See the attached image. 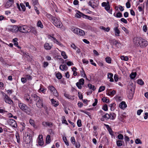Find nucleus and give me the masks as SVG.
Here are the masks:
<instances>
[{
    "label": "nucleus",
    "instance_id": "774afa93",
    "mask_svg": "<svg viewBox=\"0 0 148 148\" xmlns=\"http://www.w3.org/2000/svg\"><path fill=\"white\" fill-rule=\"evenodd\" d=\"M76 85L78 87V88L80 89H81L82 88V87L81 86V84L79 82H77L76 83Z\"/></svg>",
    "mask_w": 148,
    "mask_h": 148
},
{
    "label": "nucleus",
    "instance_id": "864d4df0",
    "mask_svg": "<svg viewBox=\"0 0 148 148\" xmlns=\"http://www.w3.org/2000/svg\"><path fill=\"white\" fill-rule=\"evenodd\" d=\"M101 29L107 32H109L110 30V28L109 27H108L107 28H105L103 27H102Z\"/></svg>",
    "mask_w": 148,
    "mask_h": 148
},
{
    "label": "nucleus",
    "instance_id": "a878e982",
    "mask_svg": "<svg viewBox=\"0 0 148 148\" xmlns=\"http://www.w3.org/2000/svg\"><path fill=\"white\" fill-rule=\"evenodd\" d=\"M78 33L77 35L79 36H83L85 34V32L83 30L79 28Z\"/></svg>",
    "mask_w": 148,
    "mask_h": 148
},
{
    "label": "nucleus",
    "instance_id": "cd10ccee",
    "mask_svg": "<svg viewBox=\"0 0 148 148\" xmlns=\"http://www.w3.org/2000/svg\"><path fill=\"white\" fill-rule=\"evenodd\" d=\"M113 74L111 73H109L108 74V77L110 79V81L113 82L114 81L113 78H112Z\"/></svg>",
    "mask_w": 148,
    "mask_h": 148
},
{
    "label": "nucleus",
    "instance_id": "6e6552de",
    "mask_svg": "<svg viewBox=\"0 0 148 148\" xmlns=\"http://www.w3.org/2000/svg\"><path fill=\"white\" fill-rule=\"evenodd\" d=\"M8 30L13 32L16 33L19 31V27H18L17 26L15 25L11 26L8 29Z\"/></svg>",
    "mask_w": 148,
    "mask_h": 148
},
{
    "label": "nucleus",
    "instance_id": "f3484780",
    "mask_svg": "<svg viewBox=\"0 0 148 148\" xmlns=\"http://www.w3.org/2000/svg\"><path fill=\"white\" fill-rule=\"evenodd\" d=\"M38 138L39 144L40 145H42L44 143L42 136L39 135L38 136Z\"/></svg>",
    "mask_w": 148,
    "mask_h": 148
},
{
    "label": "nucleus",
    "instance_id": "5701e85b",
    "mask_svg": "<svg viewBox=\"0 0 148 148\" xmlns=\"http://www.w3.org/2000/svg\"><path fill=\"white\" fill-rule=\"evenodd\" d=\"M18 38H15L13 39V41L14 43V45L16 47H18V48H21V47L18 46V43L17 42Z\"/></svg>",
    "mask_w": 148,
    "mask_h": 148
},
{
    "label": "nucleus",
    "instance_id": "2eb2a0df",
    "mask_svg": "<svg viewBox=\"0 0 148 148\" xmlns=\"http://www.w3.org/2000/svg\"><path fill=\"white\" fill-rule=\"evenodd\" d=\"M13 0H9L5 4V7L7 8L10 7L13 3Z\"/></svg>",
    "mask_w": 148,
    "mask_h": 148
},
{
    "label": "nucleus",
    "instance_id": "aec40b11",
    "mask_svg": "<svg viewBox=\"0 0 148 148\" xmlns=\"http://www.w3.org/2000/svg\"><path fill=\"white\" fill-rule=\"evenodd\" d=\"M29 32L33 33L35 35H36L37 34V32L35 28L32 27L31 28H30V29L29 30Z\"/></svg>",
    "mask_w": 148,
    "mask_h": 148
},
{
    "label": "nucleus",
    "instance_id": "c756f323",
    "mask_svg": "<svg viewBox=\"0 0 148 148\" xmlns=\"http://www.w3.org/2000/svg\"><path fill=\"white\" fill-rule=\"evenodd\" d=\"M37 26L41 28H43V25L40 21H39L37 22Z\"/></svg>",
    "mask_w": 148,
    "mask_h": 148
},
{
    "label": "nucleus",
    "instance_id": "f03ea898",
    "mask_svg": "<svg viewBox=\"0 0 148 148\" xmlns=\"http://www.w3.org/2000/svg\"><path fill=\"white\" fill-rule=\"evenodd\" d=\"M18 107L20 109L24 112L28 114H29L31 112V109L26 104L23 103H18Z\"/></svg>",
    "mask_w": 148,
    "mask_h": 148
},
{
    "label": "nucleus",
    "instance_id": "0e129e2a",
    "mask_svg": "<svg viewBox=\"0 0 148 148\" xmlns=\"http://www.w3.org/2000/svg\"><path fill=\"white\" fill-rule=\"evenodd\" d=\"M118 138L119 139L123 140V136L122 134H119L118 136Z\"/></svg>",
    "mask_w": 148,
    "mask_h": 148
},
{
    "label": "nucleus",
    "instance_id": "de8ad7c7",
    "mask_svg": "<svg viewBox=\"0 0 148 148\" xmlns=\"http://www.w3.org/2000/svg\"><path fill=\"white\" fill-rule=\"evenodd\" d=\"M63 139L65 143V144L67 145H69V143L68 141H67L66 138L65 137H63Z\"/></svg>",
    "mask_w": 148,
    "mask_h": 148
},
{
    "label": "nucleus",
    "instance_id": "9b49d317",
    "mask_svg": "<svg viewBox=\"0 0 148 148\" xmlns=\"http://www.w3.org/2000/svg\"><path fill=\"white\" fill-rule=\"evenodd\" d=\"M148 45L147 41L145 39L141 38L140 43V47H146Z\"/></svg>",
    "mask_w": 148,
    "mask_h": 148
},
{
    "label": "nucleus",
    "instance_id": "e2e57ef3",
    "mask_svg": "<svg viewBox=\"0 0 148 148\" xmlns=\"http://www.w3.org/2000/svg\"><path fill=\"white\" fill-rule=\"evenodd\" d=\"M79 82L81 85H83L84 83V80L83 78H81L79 80Z\"/></svg>",
    "mask_w": 148,
    "mask_h": 148
},
{
    "label": "nucleus",
    "instance_id": "4468645a",
    "mask_svg": "<svg viewBox=\"0 0 148 148\" xmlns=\"http://www.w3.org/2000/svg\"><path fill=\"white\" fill-rule=\"evenodd\" d=\"M51 104L55 107H56L59 105L58 101H56L54 99H52L51 100Z\"/></svg>",
    "mask_w": 148,
    "mask_h": 148
},
{
    "label": "nucleus",
    "instance_id": "49530a36",
    "mask_svg": "<svg viewBox=\"0 0 148 148\" xmlns=\"http://www.w3.org/2000/svg\"><path fill=\"white\" fill-rule=\"evenodd\" d=\"M122 141L120 140H118L116 141V144L118 146H121L122 145Z\"/></svg>",
    "mask_w": 148,
    "mask_h": 148
},
{
    "label": "nucleus",
    "instance_id": "c85d7f7f",
    "mask_svg": "<svg viewBox=\"0 0 148 148\" xmlns=\"http://www.w3.org/2000/svg\"><path fill=\"white\" fill-rule=\"evenodd\" d=\"M64 96L66 98L69 99H70L71 100H73L74 99L73 96L70 95L66 93H64Z\"/></svg>",
    "mask_w": 148,
    "mask_h": 148
},
{
    "label": "nucleus",
    "instance_id": "412c9836",
    "mask_svg": "<svg viewBox=\"0 0 148 148\" xmlns=\"http://www.w3.org/2000/svg\"><path fill=\"white\" fill-rule=\"evenodd\" d=\"M44 47L46 50H49L51 49L52 46H50L49 43H45L44 45Z\"/></svg>",
    "mask_w": 148,
    "mask_h": 148
},
{
    "label": "nucleus",
    "instance_id": "a18cd8bd",
    "mask_svg": "<svg viewBox=\"0 0 148 148\" xmlns=\"http://www.w3.org/2000/svg\"><path fill=\"white\" fill-rule=\"evenodd\" d=\"M80 72L82 76H83L84 77H85L86 79H87L86 75L83 70V71H80Z\"/></svg>",
    "mask_w": 148,
    "mask_h": 148
},
{
    "label": "nucleus",
    "instance_id": "20e7f679",
    "mask_svg": "<svg viewBox=\"0 0 148 148\" xmlns=\"http://www.w3.org/2000/svg\"><path fill=\"white\" fill-rule=\"evenodd\" d=\"M102 6L104 7L105 9L109 13L112 14V9H110V3L108 1L107 2H103L102 3Z\"/></svg>",
    "mask_w": 148,
    "mask_h": 148
},
{
    "label": "nucleus",
    "instance_id": "4d7b16f0",
    "mask_svg": "<svg viewBox=\"0 0 148 148\" xmlns=\"http://www.w3.org/2000/svg\"><path fill=\"white\" fill-rule=\"evenodd\" d=\"M77 124L78 127H80L82 126L81 121L80 119L77 120Z\"/></svg>",
    "mask_w": 148,
    "mask_h": 148
},
{
    "label": "nucleus",
    "instance_id": "4c0bfd02",
    "mask_svg": "<svg viewBox=\"0 0 148 148\" xmlns=\"http://www.w3.org/2000/svg\"><path fill=\"white\" fill-rule=\"evenodd\" d=\"M48 89L50 90L51 92H53L56 89L53 86H48Z\"/></svg>",
    "mask_w": 148,
    "mask_h": 148
},
{
    "label": "nucleus",
    "instance_id": "39448f33",
    "mask_svg": "<svg viewBox=\"0 0 148 148\" xmlns=\"http://www.w3.org/2000/svg\"><path fill=\"white\" fill-rule=\"evenodd\" d=\"M30 29V27L26 25H24L19 27V31L21 33H27L29 32V30Z\"/></svg>",
    "mask_w": 148,
    "mask_h": 148
},
{
    "label": "nucleus",
    "instance_id": "a19ab883",
    "mask_svg": "<svg viewBox=\"0 0 148 148\" xmlns=\"http://www.w3.org/2000/svg\"><path fill=\"white\" fill-rule=\"evenodd\" d=\"M56 77L58 79H61L62 77V75L61 73H58L56 74Z\"/></svg>",
    "mask_w": 148,
    "mask_h": 148
},
{
    "label": "nucleus",
    "instance_id": "8fccbe9b",
    "mask_svg": "<svg viewBox=\"0 0 148 148\" xmlns=\"http://www.w3.org/2000/svg\"><path fill=\"white\" fill-rule=\"evenodd\" d=\"M102 100L103 102L108 103L109 102V101L108 99H106V97H103L102 99Z\"/></svg>",
    "mask_w": 148,
    "mask_h": 148
},
{
    "label": "nucleus",
    "instance_id": "f257e3e1",
    "mask_svg": "<svg viewBox=\"0 0 148 148\" xmlns=\"http://www.w3.org/2000/svg\"><path fill=\"white\" fill-rule=\"evenodd\" d=\"M32 98L34 101H35L36 106L38 108H41L43 107V99L42 98L36 94H33Z\"/></svg>",
    "mask_w": 148,
    "mask_h": 148
},
{
    "label": "nucleus",
    "instance_id": "1a4fd4ad",
    "mask_svg": "<svg viewBox=\"0 0 148 148\" xmlns=\"http://www.w3.org/2000/svg\"><path fill=\"white\" fill-rule=\"evenodd\" d=\"M8 123L10 126L14 128H16L17 127V125L16 121L13 119H9L8 121Z\"/></svg>",
    "mask_w": 148,
    "mask_h": 148
},
{
    "label": "nucleus",
    "instance_id": "6ab92c4d",
    "mask_svg": "<svg viewBox=\"0 0 148 148\" xmlns=\"http://www.w3.org/2000/svg\"><path fill=\"white\" fill-rule=\"evenodd\" d=\"M31 141V140L30 136L27 135V136L26 137L25 140V144H28L30 143Z\"/></svg>",
    "mask_w": 148,
    "mask_h": 148
},
{
    "label": "nucleus",
    "instance_id": "37998d69",
    "mask_svg": "<svg viewBox=\"0 0 148 148\" xmlns=\"http://www.w3.org/2000/svg\"><path fill=\"white\" fill-rule=\"evenodd\" d=\"M42 125L44 126H49L51 124L50 123L48 122H43L42 123Z\"/></svg>",
    "mask_w": 148,
    "mask_h": 148
},
{
    "label": "nucleus",
    "instance_id": "c03bdc74",
    "mask_svg": "<svg viewBox=\"0 0 148 148\" xmlns=\"http://www.w3.org/2000/svg\"><path fill=\"white\" fill-rule=\"evenodd\" d=\"M61 55L64 59H66L67 58V56L66 55L65 52L64 51L62 52Z\"/></svg>",
    "mask_w": 148,
    "mask_h": 148
},
{
    "label": "nucleus",
    "instance_id": "473e14b6",
    "mask_svg": "<svg viewBox=\"0 0 148 148\" xmlns=\"http://www.w3.org/2000/svg\"><path fill=\"white\" fill-rule=\"evenodd\" d=\"M121 60L125 61H127L129 60V58L127 56H121Z\"/></svg>",
    "mask_w": 148,
    "mask_h": 148
},
{
    "label": "nucleus",
    "instance_id": "c9c22d12",
    "mask_svg": "<svg viewBox=\"0 0 148 148\" xmlns=\"http://www.w3.org/2000/svg\"><path fill=\"white\" fill-rule=\"evenodd\" d=\"M110 116V118L112 120H114L116 117V115L114 113H112L109 114Z\"/></svg>",
    "mask_w": 148,
    "mask_h": 148
},
{
    "label": "nucleus",
    "instance_id": "58836bf2",
    "mask_svg": "<svg viewBox=\"0 0 148 148\" xmlns=\"http://www.w3.org/2000/svg\"><path fill=\"white\" fill-rule=\"evenodd\" d=\"M106 62L108 63H111V59L109 57H107L105 58Z\"/></svg>",
    "mask_w": 148,
    "mask_h": 148
},
{
    "label": "nucleus",
    "instance_id": "bb28decb",
    "mask_svg": "<svg viewBox=\"0 0 148 148\" xmlns=\"http://www.w3.org/2000/svg\"><path fill=\"white\" fill-rule=\"evenodd\" d=\"M85 14L81 13L79 11H78V12L76 14L75 16L77 18H80L81 16L83 17V16Z\"/></svg>",
    "mask_w": 148,
    "mask_h": 148
},
{
    "label": "nucleus",
    "instance_id": "72a5a7b5",
    "mask_svg": "<svg viewBox=\"0 0 148 148\" xmlns=\"http://www.w3.org/2000/svg\"><path fill=\"white\" fill-rule=\"evenodd\" d=\"M83 18L88 19L90 21L93 20L92 18L86 15H84Z\"/></svg>",
    "mask_w": 148,
    "mask_h": 148
},
{
    "label": "nucleus",
    "instance_id": "7c9ffc66",
    "mask_svg": "<svg viewBox=\"0 0 148 148\" xmlns=\"http://www.w3.org/2000/svg\"><path fill=\"white\" fill-rule=\"evenodd\" d=\"M25 76L27 80H31L32 79V76L29 75L25 74Z\"/></svg>",
    "mask_w": 148,
    "mask_h": 148
},
{
    "label": "nucleus",
    "instance_id": "7ed1b4c3",
    "mask_svg": "<svg viewBox=\"0 0 148 148\" xmlns=\"http://www.w3.org/2000/svg\"><path fill=\"white\" fill-rule=\"evenodd\" d=\"M53 24L58 27L60 28L62 26L61 22L59 18L56 17H54L53 19L51 21Z\"/></svg>",
    "mask_w": 148,
    "mask_h": 148
},
{
    "label": "nucleus",
    "instance_id": "f8f14e48",
    "mask_svg": "<svg viewBox=\"0 0 148 148\" xmlns=\"http://www.w3.org/2000/svg\"><path fill=\"white\" fill-rule=\"evenodd\" d=\"M110 118V116L109 114L108 113H106L101 118L100 120L101 121H104L105 120H107Z\"/></svg>",
    "mask_w": 148,
    "mask_h": 148
},
{
    "label": "nucleus",
    "instance_id": "6e6d98bb",
    "mask_svg": "<svg viewBox=\"0 0 148 148\" xmlns=\"http://www.w3.org/2000/svg\"><path fill=\"white\" fill-rule=\"evenodd\" d=\"M116 17L117 18H120L122 17V13L120 12H118L116 14Z\"/></svg>",
    "mask_w": 148,
    "mask_h": 148
},
{
    "label": "nucleus",
    "instance_id": "ddd939ff",
    "mask_svg": "<svg viewBox=\"0 0 148 148\" xmlns=\"http://www.w3.org/2000/svg\"><path fill=\"white\" fill-rule=\"evenodd\" d=\"M48 38L49 39H50L51 40L53 41L54 43H56L58 45H60V43L58 41L56 38L52 37L50 35L48 36Z\"/></svg>",
    "mask_w": 148,
    "mask_h": 148
},
{
    "label": "nucleus",
    "instance_id": "423d86ee",
    "mask_svg": "<svg viewBox=\"0 0 148 148\" xmlns=\"http://www.w3.org/2000/svg\"><path fill=\"white\" fill-rule=\"evenodd\" d=\"M3 97L5 102L11 104L13 103L12 101L8 95L3 92L2 93Z\"/></svg>",
    "mask_w": 148,
    "mask_h": 148
},
{
    "label": "nucleus",
    "instance_id": "bf43d9fd",
    "mask_svg": "<svg viewBox=\"0 0 148 148\" xmlns=\"http://www.w3.org/2000/svg\"><path fill=\"white\" fill-rule=\"evenodd\" d=\"M135 143L136 144H142V143L140 140L138 138L136 139L135 140Z\"/></svg>",
    "mask_w": 148,
    "mask_h": 148
},
{
    "label": "nucleus",
    "instance_id": "2f4dec72",
    "mask_svg": "<svg viewBox=\"0 0 148 148\" xmlns=\"http://www.w3.org/2000/svg\"><path fill=\"white\" fill-rule=\"evenodd\" d=\"M88 86L90 89H92L93 90H95L96 89L95 86L92 85L91 84H88Z\"/></svg>",
    "mask_w": 148,
    "mask_h": 148
},
{
    "label": "nucleus",
    "instance_id": "13d9d810",
    "mask_svg": "<svg viewBox=\"0 0 148 148\" xmlns=\"http://www.w3.org/2000/svg\"><path fill=\"white\" fill-rule=\"evenodd\" d=\"M32 3L34 5H37L38 4V0H33Z\"/></svg>",
    "mask_w": 148,
    "mask_h": 148
},
{
    "label": "nucleus",
    "instance_id": "4be33fe9",
    "mask_svg": "<svg viewBox=\"0 0 148 148\" xmlns=\"http://www.w3.org/2000/svg\"><path fill=\"white\" fill-rule=\"evenodd\" d=\"M134 93V91L132 90V89H130V91L129 92V95H128V98L130 99H132L133 97Z\"/></svg>",
    "mask_w": 148,
    "mask_h": 148
},
{
    "label": "nucleus",
    "instance_id": "9d476101",
    "mask_svg": "<svg viewBox=\"0 0 148 148\" xmlns=\"http://www.w3.org/2000/svg\"><path fill=\"white\" fill-rule=\"evenodd\" d=\"M141 38H140L135 37L134 38V43L136 46H140Z\"/></svg>",
    "mask_w": 148,
    "mask_h": 148
},
{
    "label": "nucleus",
    "instance_id": "393cba45",
    "mask_svg": "<svg viewBox=\"0 0 148 148\" xmlns=\"http://www.w3.org/2000/svg\"><path fill=\"white\" fill-rule=\"evenodd\" d=\"M88 4L91 6L92 8H94L97 6L96 4H95L93 0H90L88 3Z\"/></svg>",
    "mask_w": 148,
    "mask_h": 148
},
{
    "label": "nucleus",
    "instance_id": "ea45409f",
    "mask_svg": "<svg viewBox=\"0 0 148 148\" xmlns=\"http://www.w3.org/2000/svg\"><path fill=\"white\" fill-rule=\"evenodd\" d=\"M79 28H75L74 29L73 28L72 31L75 34H77L78 33V31Z\"/></svg>",
    "mask_w": 148,
    "mask_h": 148
},
{
    "label": "nucleus",
    "instance_id": "3c124183",
    "mask_svg": "<svg viewBox=\"0 0 148 148\" xmlns=\"http://www.w3.org/2000/svg\"><path fill=\"white\" fill-rule=\"evenodd\" d=\"M53 94L54 96L57 97L58 96V93L57 90L55 89L54 91L53 92Z\"/></svg>",
    "mask_w": 148,
    "mask_h": 148
},
{
    "label": "nucleus",
    "instance_id": "b1692460",
    "mask_svg": "<svg viewBox=\"0 0 148 148\" xmlns=\"http://www.w3.org/2000/svg\"><path fill=\"white\" fill-rule=\"evenodd\" d=\"M115 32V34L116 36H119L120 33V31L118 28V27H116L114 28Z\"/></svg>",
    "mask_w": 148,
    "mask_h": 148
},
{
    "label": "nucleus",
    "instance_id": "a211bd4d",
    "mask_svg": "<svg viewBox=\"0 0 148 148\" xmlns=\"http://www.w3.org/2000/svg\"><path fill=\"white\" fill-rule=\"evenodd\" d=\"M68 68V67L66 64L61 65L59 67L60 69L62 71L66 70Z\"/></svg>",
    "mask_w": 148,
    "mask_h": 148
},
{
    "label": "nucleus",
    "instance_id": "338daca9",
    "mask_svg": "<svg viewBox=\"0 0 148 148\" xmlns=\"http://www.w3.org/2000/svg\"><path fill=\"white\" fill-rule=\"evenodd\" d=\"M20 5L23 10L24 11H25V5H23V3H20Z\"/></svg>",
    "mask_w": 148,
    "mask_h": 148
},
{
    "label": "nucleus",
    "instance_id": "69168bd1",
    "mask_svg": "<svg viewBox=\"0 0 148 148\" xmlns=\"http://www.w3.org/2000/svg\"><path fill=\"white\" fill-rule=\"evenodd\" d=\"M120 20L121 22L125 23L127 24V20L124 18H122Z\"/></svg>",
    "mask_w": 148,
    "mask_h": 148
},
{
    "label": "nucleus",
    "instance_id": "052dcab7",
    "mask_svg": "<svg viewBox=\"0 0 148 148\" xmlns=\"http://www.w3.org/2000/svg\"><path fill=\"white\" fill-rule=\"evenodd\" d=\"M130 0H128V1L126 3V7L127 8H129L130 7L131 5L130 3Z\"/></svg>",
    "mask_w": 148,
    "mask_h": 148
},
{
    "label": "nucleus",
    "instance_id": "0eeeda50",
    "mask_svg": "<svg viewBox=\"0 0 148 148\" xmlns=\"http://www.w3.org/2000/svg\"><path fill=\"white\" fill-rule=\"evenodd\" d=\"M33 95H32L31 97H30L28 95L27 96H26L25 97V100L28 104L29 106H30V104H33V98H32Z\"/></svg>",
    "mask_w": 148,
    "mask_h": 148
},
{
    "label": "nucleus",
    "instance_id": "79ce46f5",
    "mask_svg": "<svg viewBox=\"0 0 148 148\" xmlns=\"http://www.w3.org/2000/svg\"><path fill=\"white\" fill-rule=\"evenodd\" d=\"M116 92L115 90H113L112 91H109L108 92V95H114L115 94Z\"/></svg>",
    "mask_w": 148,
    "mask_h": 148
},
{
    "label": "nucleus",
    "instance_id": "680f3d73",
    "mask_svg": "<svg viewBox=\"0 0 148 148\" xmlns=\"http://www.w3.org/2000/svg\"><path fill=\"white\" fill-rule=\"evenodd\" d=\"M47 18H48L50 19L51 21L52 20V19H53V18H54V16H53L52 15H51V14H47Z\"/></svg>",
    "mask_w": 148,
    "mask_h": 148
},
{
    "label": "nucleus",
    "instance_id": "09e8293b",
    "mask_svg": "<svg viewBox=\"0 0 148 148\" xmlns=\"http://www.w3.org/2000/svg\"><path fill=\"white\" fill-rule=\"evenodd\" d=\"M137 83L141 85H143L144 84V82L141 79H138L137 80Z\"/></svg>",
    "mask_w": 148,
    "mask_h": 148
},
{
    "label": "nucleus",
    "instance_id": "5fc2aeb1",
    "mask_svg": "<svg viewBox=\"0 0 148 148\" xmlns=\"http://www.w3.org/2000/svg\"><path fill=\"white\" fill-rule=\"evenodd\" d=\"M71 143H72L73 145H74L75 144V141L74 137H71Z\"/></svg>",
    "mask_w": 148,
    "mask_h": 148
},
{
    "label": "nucleus",
    "instance_id": "603ef678",
    "mask_svg": "<svg viewBox=\"0 0 148 148\" xmlns=\"http://www.w3.org/2000/svg\"><path fill=\"white\" fill-rule=\"evenodd\" d=\"M105 87L104 86H102L100 87L98 90L99 92H100L103 91L105 89Z\"/></svg>",
    "mask_w": 148,
    "mask_h": 148
},
{
    "label": "nucleus",
    "instance_id": "e433bc0d",
    "mask_svg": "<svg viewBox=\"0 0 148 148\" xmlns=\"http://www.w3.org/2000/svg\"><path fill=\"white\" fill-rule=\"evenodd\" d=\"M136 75V72H132L130 75V77L131 79H133L135 77Z\"/></svg>",
    "mask_w": 148,
    "mask_h": 148
},
{
    "label": "nucleus",
    "instance_id": "f704fd0d",
    "mask_svg": "<svg viewBox=\"0 0 148 148\" xmlns=\"http://www.w3.org/2000/svg\"><path fill=\"white\" fill-rule=\"evenodd\" d=\"M50 135H48L46 138V142L47 143L49 144L50 143L51 140L50 139Z\"/></svg>",
    "mask_w": 148,
    "mask_h": 148
},
{
    "label": "nucleus",
    "instance_id": "dca6fc26",
    "mask_svg": "<svg viewBox=\"0 0 148 148\" xmlns=\"http://www.w3.org/2000/svg\"><path fill=\"white\" fill-rule=\"evenodd\" d=\"M119 107L122 109L125 108L127 106V105L125 101H123L119 105Z\"/></svg>",
    "mask_w": 148,
    "mask_h": 148
}]
</instances>
